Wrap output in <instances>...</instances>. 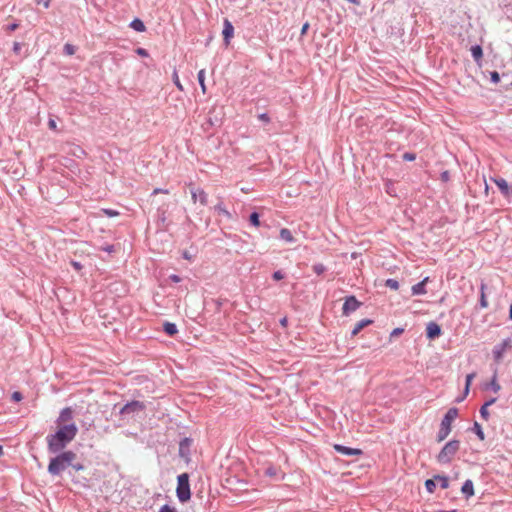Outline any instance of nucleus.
I'll return each mask as SVG.
<instances>
[{"label":"nucleus","instance_id":"nucleus-1","mask_svg":"<svg viewBox=\"0 0 512 512\" xmlns=\"http://www.w3.org/2000/svg\"><path fill=\"white\" fill-rule=\"evenodd\" d=\"M78 427L76 424H65L57 426L53 434L46 437L47 448L50 453L56 454L63 451L64 448L76 437Z\"/></svg>","mask_w":512,"mask_h":512},{"label":"nucleus","instance_id":"nucleus-2","mask_svg":"<svg viewBox=\"0 0 512 512\" xmlns=\"http://www.w3.org/2000/svg\"><path fill=\"white\" fill-rule=\"evenodd\" d=\"M56 454L55 457L50 459L47 468L48 473L52 476L61 475L77 459L76 453L71 450L61 451Z\"/></svg>","mask_w":512,"mask_h":512},{"label":"nucleus","instance_id":"nucleus-3","mask_svg":"<svg viewBox=\"0 0 512 512\" xmlns=\"http://www.w3.org/2000/svg\"><path fill=\"white\" fill-rule=\"evenodd\" d=\"M458 416V409L455 407L450 408L446 414L444 415L441 424L440 429L437 434V441L442 442L447 438V436L451 432V424L452 422L457 418Z\"/></svg>","mask_w":512,"mask_h":512},{"label":"nucleus","instance_id":"nucleus-4","mask_svg":"<svg viewBox=\"0 0 512 512\" xmlns=\"http://www.w3.org/2000/svg\"><path fill=\"white\" fill-rule=\"evenodd\" d=\"M460 447V442L458 440H450L447 442L444 447L441 449L439 454L437 455V461L440 464H448L452 461L455 454L458 452Z\"/></svg>","mask_w":512,"mask_h":512},{"label":"nucleus","instance_id":"nucleus-5","mask_svg":"<svg viewBox=\"0 0 512 512\" xmlns=\"http://www.w3.org/2000/svg\"><path fill=\"white\" fill-rule=\"evenodd\" d=\"M176 495L181 503H185L191 498L188 473L178 475Z\"/></svg>","mask_w":512,"mask_h":512},{"label":"nucleus","instance_id":"nucleus-6","mask_svg":"<svg viewBox=\"0 0 512 512\" xmlns=\"http://www.w3.org/2000/svg\"><path fill=\"white\" fill-rule=\"evenodd\" d=\"M146 406L143 402L138 400H133L131 402L126 403L119 410V414L125 418L134 417L136 414L145 410Z\"/></svg>","mask_w":512,"mask_h":512},{"label":"nucleus","instance_id":"nucleus-7","mask_svg":"<svg viewBox=\"0 0 512 512\" xmlns=\"http://www.w3.org/2000/svg\"><path fill=\"white\" fill-rule=\"evenodd\" d=\"M512 349V339L506 338L501 343L494 346L492 350L493 358L497 363H500L507 351Z\"/></svg>","mask_w":512,"mask_h":512},{"label":"nucleus","instance_id":"nucleus-8","mask_svg":"<svg viewBox=\"0 0 512 512\" xmlns=\"http://www.w3.org/2000/svg\"><path fill=\"white\" fill-rule=\"evenodd\" d=\"M360 306L361 302H359L355 296H348L343 304L342 313L343 315L348 316L355 312Z\"/></svg>","mask_w":512,"mask_h":512},{"label":"nucleus","instance_id":"nucleus-9","mask_svg":"<svg viewBox=\"0 0 512 512\" xmlns=\"http://www.w3.org/2000/svg\"><path fill=\"white\" fill-rule=\"evenodd\" d=\"M190 194L193 202L199 201L201 205H207L208 203V194L201 188L195 187L192 184L189 185Z\"/></svg>","mask_w":512,"mask_h":512},{"label":"nucleus","instance_id":"nucleus-10","mask_svg":"<svg viewBox=\"0 0 512 512\" xmlns=\"http://www.w3.org/2000/svg\"><path fill=\"white\" fill-rule=\"evenodd\" d=\"M193 440L189 437L183 438L179 443V456L185 460H189L191 454V446Z\"/></svg>","mask_w":512,"mask_h":512},{"label":"nucleus","instance_id":"nucleus-11","mask_svg":"<svg viewBox=\"0 0 512 512\" xmlns=\"http://www.w3.org/2000/svg\"><path fill=\"white\" fill-rule=\"evenodd\" d=\"M65 424H75L73 422V410L70 407L62 409L59 417L56 420L57 426H62Z\"/></svg>","mask_w":512,"mask_h":512},{"label":"nucleus","instance_id":"nucleus-12","mask_svg":"<svg viewBox=\"0 0 512 512\" xmlns=\"http://www.w3.org/2000/svg\"><path fill=\"white\" fill-rule=\"evenodd\" d=\"M333 448L337 453L344 455V456H348V457L359 456V455L363 454V451L361 449L351 448V447H347V446H344L341 444H335L333 446Z\"/></svg>","mask_w":512,"mask_h":512},{"label":"nucleus","instance_id":"nucleus-13","mask_svg":"<svg viewBox=\"0 0 512 512\" xmlns=\"http://www.w3.org/2000/svg\"><path fill=\"white\" fill-rule=\"evenodd\" d=\"M441 335V327L436 322H429L426 327L428 339H436Z\"/></svg>","mask_w":512,"mask_h":512},{"label":"nucleus","instance_id":"nucleus-14","mask_svg":"<svg viewBox=\"0 0 512 512\" xmlns=\"http://www.w3.org/2000/svg\"><path fill=\"white\" fill-rule=\"evenodd\" d=\"M224 42L226 45L230 43L231 38L234 35V27L228 19H224L223 31H222Z\"/></svg>","mask_w":512,"mask_h":512},{"label":"nucleus","instance_id":"nucleus-15","mask_svg":"<svg viewBox=\"0 0 512 512\" xmlns=\"http://www.w3.org/2000/svg\"><path fill=\"white\" fill-rule=\"evenodd\" d=\"M494 182L504 196L509 197L512 194V189L504 178H497Z\"/></svg>","mask_w":512,"mask_h":512},{"label":"nucleus","instance_id":"nucleus-16","mask_svg":"<svg viewBox=\"0 0 512 512\" xmlns=\"http://www.w3.org/2000/svg\"><path fill=\"white\" fill-rule=\"evenodd\" d=\"M429 278L425 277L422 281L418 282L417 284L413 285L411 290L413 295H424L426 294L425 285L428 282Z\"/></svg>","mask_w":512,"mask_h":512},{"label":"nucleus","instance_id":"nucleus-17","mask_svg":"<svg viewBox=\"0 0 512 512\" xmlns=\"http://www.w3.org/2000/svg\"><path fill=\"white\" fill-rule=\"evenodd\" d=\"M167 206L163 205V206H160L158 209H157V221L159 224H161L162 228H166L167 227Z\"/></svg>","mask_w":512,"mask_h":512},{"label":"nucleus","instance_id":"nucleus-18","mask_svg":"<svg viewBox=\"0 0 512 512\" xmlns=\"http://www.w3.org/2000/svg\"><path fill=\"white\" fill-rule=\"evenodd\" d=\"M371 323H372V320H370V319H362V320H360L359 322L356 323V325L354 326L353 330L351 331V336L352 337L356 336L362 329H364L365 327H367Z\"/></svg>","mask_w":512,"mask_h":512},{"label":"nucleus","instance_id":"nucleus-19","mask_svg":"<svg viewBox=\"0 0 512 512\" xmlns=\"http://www.w3.org/2000/svg\"><path fill=\"white\" fill-rule=\"evenodd\" d=\"M461 492L468 498L474 495V485L472 480L468 479L464 482Z\"/></svg>","mask_w":512,"mask_h":512},{"label":"nucleus","instance_id":"nucleus-20","mask_svg":"<svg viewBox=\"0 0 512 512\" xmlns=\"http://www.w3.org/2000/svg\"><path fill=\"white\" fill-rule=\"evenodd\" d=\"M129 27L137 32H144L146 30L143 21L139 18H135L134 20H132L131 23L129 24Z\"/></svg>","mask_w":512,"mask_h":512},{"label":"nucleus","instance_id":"nucleus-21","mask_svg":"<svg viewBox=\"0 0 512 512\" xmlns=\"http://www.w3.org/2000/svg\"><path fill=\"white\" fill-rule=\"evenodd\" d=\"M163 331L169 335L173 336L178 332L177 326L174 323L171 322H164L163 323Z\"/></svg>","mask_w":512,"mask_h":512},{"label":"nucleus","instance_id":"nucleus-22","mask_svg":"<svg viewBox=\"0 0 512 512\" xmlns=\"http://www.w3.org/2000/svg\"><path fill=\"white\" fill-rule=\"evenodd\" d=\"M214 210L219 214L223 215L227 219H232V214L225 208L222 202L214 206Z\"/></svg>","mask_w":512,"mask_h":512},{"label":"nucleus","instance_id":"nucleus-23","mask_svg":"<svg viewBox=\"0 0 512 512\" xmlns=\"http://www.w3.org/2000/svg\"><path fill=\"white\" fill-rule=\"evenodd\" d=\"M485 289H486V284L484 282H482L480 285V300H479V305L481 308L488 307V301L486 299Z\"/></svg>","mask_w":512,"mask_h":512},{"label":"nucleus","instance_id":"nucleus-24","mask_svg":"<svg viewBox=\"0 0 512 512\" xmlns=\"http://www.w3.org/2000/svg\"><path fill=\"white\" fill-rule=\"evenodd\" d=\"M471 54H472V57L473 59L476 61V62H479V60L482 58L483 56V50L481 48L480 45H474L471 47Z\"/></svg>","mask_w":512,"mask_h":512},{"label":"nucleus","instance_id":"nucleus-25","mask_svg":"<svg viewBox=\"0 0 512 512\" xmlns=\"http://www.w3.org/2000/svg\"><path fill=\"white\" fill-rule=\"evenodd\" d=\"M280 238L282 240H284L286 242H290V243L294 242V240H295L291 231L287 228H282L280 230Z\"/></svg>","mask_w":512,"mask_h":512},{"label":"nucleus","instance_id":"nucleus-26","mask_svg":"<svg viewBox=\"0 0 512 512\" xmlns=\"http://www.w3.org/2000/svg\"><path fill=\"white\" fill-rule=\"evenodd\" d=\"M197 79L199 82V85L201 87V90L203 93H206V85H205V69H201L198 72Z\"/></svg>","mask_w":512,"mask_h":512},{"label":"nucleus","instance_id":"nucleus-27","mask_svg":"<svg viewBox=\"0 0 512 512\" xmlns=\"http://www.w3.org/2000/svg\"><path fill=\"white\" fill-rule=\"evenodd\" d=\"M434 479L439 482L440 487L442 489H447L449 487V480L446 476L436 475V476H434Z\"/></svg>","mask_w":512,"mask_h":512},{"label":"nucleus","instance_id":"nucleus-28","mask_svg":"<svg viewBox=\"0 0 512 512\" xmlns=\"http://www.w3.org/2000/svg\"><path fill=\"white\" fill-rule=\"evenodd\" d=\"M472 430L476 433L480 440H484V432L482 430L481 425L478 422L474 423Z\"/></svg>","mask_w":512,"mask_h":512},{"label":"nucleus","instance_id":"nucleus-29","mask_svg":"<svg viewBox=\"0 0 512 512\" xmlns=\"http://www.w3.org/2000/svg\"><path fill=\"white\" fill-rule=\"evenodd\" d=\"M249 221H250L251 225H253L255 227L260 226L259 214L257 212L251 213L249 216Z\"/></svg>","mask_w":512,"mask_h":512},{"label":"nucleus","instance_id":"nucleus-30","mask_svg":"<svg viewBox=\"0 0 512 512\" xmlns=\"http://www.w3.org/2000/svg\"><path fill=\"white\" fill-rule=\"evenodd\" d=\"M385 285H386V287H388L392 290H397L399 288V282L392 278L387 279L385 282Z\"/></svg>","mask_w":512,"mask_h":512},{"label":"nucleus","instance_id":"nucleus-31","mask_svg":"<svg viewBox=\"0 0 512 512\" xmlns=\"http://www.w3.org/2000/svg\"><path fill=\"white\" fill-rule=\"evenodd\" d=\"M425 487L429 493H433L436 488L435 479H427L425 481Z\"/></svg>","mask_w":512,"mask_h":512},{"label":"nucleus","instance_id":"nucleus-32","mask_svg":"<svg viewBox=\"0 0 512 512\" xmlns=\"http://www.w3.org/2000/svg\"><path fill=\"white\" fill-rule=\"evenodd\" d=\"M70 468H71L73 471H76V472H77V471L84 470L85 466H84L81 462L74 460V461L72 462V464L70 465Z\"/></svg>","mask_w":512,"mask_h":512},{"label":"nucleus","instance_id":"nucleus-33","mask_svg":"<svg viewBox=\"0 0 512 512\" xmlns=\"http://www.w3.org/2000/svg\"><path fill=\"white\" fill-rule=\"evenodd\" d=\"M475 377V374L474 373H471V374H468L466 376V383H465V391H464V394L467 395L468 392H469V387H470V384H471V381L472 379Z\"/></svg>","mask_w":512,"mask_h":512},{"label":"nucleus","instance_id":"nucleus-34","mask_svg":"<svg viewBox=\"0 0 512 512\" xmlns=\"http://www.w3.org/2000/svg\"><path fill=\"white\" fill-rule=\"evenodd\" d=\"M313 271L316 274L321 275L322 273H324L326 271V267L323 264L318 263V264L313 265Z\"/></svg>","mask_w":512,"mask_h":512},{"label":"nucleus","instance_id":"nucleus-35","mask_svg":"<svg viewBox=\"0 0 512 512\" xmlns=\"http://www.w3.org/2000/svg\"><path fill=\"white\" fill-rule=\"evenodd\" d=\"M63 51L66 55H73L75 53V47L71 44H65Z\"/></svg>","mask_w":512,"mask_h":512},{"label":"nucleus","instance_id":"nucleus-36","mask_svg":"<svg viewBox=\"0 0 512 512\" xmlns=\"http://www.w3.org/2000/svg\"><path fill=\"white\" fill-rule=\"evenodd\" d=\"M173 81H174V84L177 86V88L181 91H183V86L179 80V77H178V74L176 71H174L173 73Z\"/></svg>","mask_w":512,"mask_h":512},{"label":"nucleus","instance_id":"nucleus-37","mask_svg":"<svg viewBox=\"0 0 512 512\" xmlns=\"http://www.w3.org/2000/svg\"><path fill=\"white\" fill-rule=\"evenodd\" d=\"M285 277L284 273L281 270H277L272 274V278L275 281H280Z\"/></svg>","mask_w":512,"mask_h":512},{"label":"nucleus","instance_id":"nucleus-38","mask_svg":"<svg viewBox=\"0 0 512 512\" xmlns=\"http://www.w3.org/2000/svg\"><path fill=\"white\" fill-rule=\"evenodd\" d=\"M491 389L496 393L500 390V385L496 381V376L493 377L491 383H490Z\"/></svg>","mask_w":512,"mask_h":512},{"label":"nucleus","instance_id":"nucleus-39","mask_svg":"<svg viewBox=\"0 0 512 512\" xmlns=\"http://www.w3.org/2000/svg\"><path fill=\"white\" fill-rule=\"evenodd\" d=\"M480 415H481V417H482L483 419L488 420V417H489L488 407H486V406H484V405H483V406L480 408Z\"/></svg>","mask_w":512,"mask_h":512},{"label":"nucleus","instance_id":"nucleus-40","mask_svg":"<svg viewBox=\"0 0 512 512\" xmlns=\"http://www.w3.org/2000/svg\"><path fill=\"white\" fill-rule=\"evenodd\" d=\"M491 81L495 84H497L500 81V75L497 71H492L490 73Z\"/></svg>","mask_w":512,"mask_h":512},{"label":"nucleus","instance_id":"nucleus-41","mask_svg":"<svg viewBox=\"0 0 512 512\" xmlns=\"http://www.w3.org/2000/svg\"><path fill=\"white\" fill-rule=\"evenodd\" d=\"M135 52L137 53V55L142 56V57H148L149 56L148 51L146 49H144V48H141V47L137 48L135 50Z\"/></svg>","mask_w":512,"mask_h":512},{"label":"nucleus","instance_id":"nucleus-42","mask_svg":"<svg viewBox=\"0 0 512 512\" xmlns=\"http://www.w3.org/2000/svg\"><path fill=\"white\" fill-rule=\"evenodd\" d=\"M12 400L15 401V402H19L22 400L23 396L20 392L18 391H15L12 393V396H11Z\"/></svg>","mask_w":512,"mask_h":512},{"label":"nucleus","instance_id":"nucleus-43","mask_svg":"<svg viewBox=\"0 0 512 512\" xmlns=\"http://www.w3.org/2000/svg\"><path fill=\"white\" fill-rule=\"evenodd\" d=\"M402 158L405 161H413V160H415L416 156L413 153L406 152V153L403 154Z\"/></svg>","mask_w":512,"mask_h":512},{"label":"nucleus","instance_id":"nucleus-44","mask_svg":"<svg viewBox=\"0 0 512 512\" xmlns=\"http://www.w3.org/2000/svg\"><path fill=\"white\" fill-rule=\"evenodd\" d=\"M159 512H176V510L175 508H172L169 505L165 504L159 509Z\"/></svg>","mask_w":512,"mask_h":512},{"label":"nucleus","instance_id":"nucleus-45","mask_svg":"<svg viewBox=\"0 0 512 512\" xmlns=\"http://www.w3.org/2000/svg\"><path fill=\"white\" fill-rule=\"evenodd\" d=\"M258 119L265 122V123H269L270 122V117L268 116L267 113H261L258 115Z\"/></svg>","mask_w":512,"mask_h":512},{"label":"nucleus","instance_id":"nucleus-46","mask_svg":"<svg viewBox=\"0 0 512 512\" xmlns=\"http://www.w3.org/2000/svg\"><path fill=\"white\" fill-rule=\"evenodd\" d=\"M21 49H22V45H21V43H19V42H14V44H13V51H14L16 54H19V53H20V51H21Z\"/></svg>","mask_w":512,"mask_h":512},{"label":"nucleus","instance_id":"nucleus-47","mask_svg":"<svg viewBox=\"0 0 512 512\" xmlns=\"http://www.w3.org/2000/svg\"><path fill=\"white\" fill-rule=\"evenodd\" d=\"M265 474L268 476H275L276 475V468L275 467H268L265 471Z\"/></svg>","mask_w":512,"mask_h":512},{"label":"nucleus","instance_id":"nucleus-48","mask_svg":"<svg viewBox=\"0 0 512 512\" xmlns=\"http://www.w3.org/2000/svg\"><path fill=\"white\" fill-rule=\"evenodd\" d=\"M158 193H164V194H168L169 193V190L167 189H162V188H155L152 192V195H156Z\"/></svg>","mask_w":512,"mask_h":512},{"label":"nucleus","instance_id":"nucleus-49","mask_svg":"<svg viewBox=\"0 0 512 512\" xmlns=\"http://www.w3.org/2000/svg\"><path fill=\"white\" fill-rule=\"evenodd\" d=\"M18 27H19L18 23H12V24L7 25L6 29L11 32V31L16 30Z\"/></svg>","mask_w":512,"mask_h":512},{"label":"nucleus","instance_id":"nucleus-50","mask_svg":"<svg viewBox=\"0 0 512 512\" xmlns=\"http://www.w3.org/2000/svg\"><path fill=\"white\" fill-rule=\"evenodd\" d=\"M48 126L50 129L52 130H56L57 129V124H56V121L53 120V119H49L48 121Z\"/></svg>","mask_w":512,"mask_h":512},{"label":"nucleus","instance_id":"nucleus-51","mask_svg":"<svg viewBox=\"0 0 512 512\" xmlns=\"http://www.w3.org/2000/svg\"><path fill=\"white\" fill-rule=\"evenodd\" d=\"M104 212L110 217L118 215V212L112 209H105Z\"/></svg>","mask_w":512,"mask_h":512},{"label":"nucleus","instance_id":"nucleus-52","mask_svg":"<svg viewBox=\"0 0 512 512\" xmlns=\"http://www.w3.org/2000/svg\"><path fill=\"white\" fill-rule=\"evenodd\" d=\"M404 329L403 328H395L392 332H391V336H397V335H400L401 333H403Z\"/></svg>","mask_w":512,"mask_h":512},{"label":"nucleus","instance_id":"nucleus-53","mask_svg":"<svg viewBox=\"0 0 512 512\" xmlns=\"http://www.w3.org/2000/svg\"><path fill=\"white\" fill-rule=\"evenodd\" d=\"M170 279H171L173 282H175V283H178V282H180V281H181V278H180L178 275H175V274L171 275V276H170Z\"/></svg>","mask_w":512,"mask_h":512},{"label":"nucleus","instance_id":"nucleus-54","mask_svg":"<svg viewBox=\"0 0 512 512\" xmlns=\"http://www.w3.org/2000/svg\"><path fill=\"white\" fill-rule=\"evenodd\" d=\"M71 264L76 270H80L82 268V265L79 262L72 261Z\"/></svg>","mask_w":512,"mask_h":512},{"label":"nucleus","instance_id":"nucleus-55","mask_svg":"<svg viewBox=\"0 0 512 512\" xmlns=\"http://www.w3.org/2000/svg\"><path fill=\"white\" fill-rule=\"evenodd\" d=\"M39 3H41L45 8H49L50 6V0H40Z\"/></svg>","mask_w":512,"mask_h":512},{"label":"nucleus","instance_id":"nucleus-56","mask_svg":"<svg viewBox=\"0 0 512 512\" xmlns=\"http://www.w3.org/2000/svg\"><path fill=\"white\" fill-rule=\"evenodd\" d=\"M495 401H496V398H492V399H490L489 401L485 402V403H484V406L489 407L490 405H492L493 403H495Z\"/></svg>","mask_w":512,"mask_h":512},{"label":"nucleus","instance_id":"nucleus-57","mask_svg":"<svg viewBox=\"0 0 512 512\" xmlns=\"http://www.w3.org/2000/svg\"><path fill=\"white\" fill-rule=\"evenodd\" d=\"M308 27H309V24H308V23H305V24L303 25L302 29H301V34H305V33H306V31H307V29H308Z\"/></svg>","mask_w":512,"mask_h":512},{"label":"nucleus","instance_id":"nucleus-58","mask_svg":"<svg viewBox=\"0 0 512 512\" xmlns=\"http://www.w3.org/2000/svg\"><path fill=\"white\" fill-rule=\"evenodd\" d=\"M183 258L185 259H188L190 260L191 259V255L188 253V251H184L183 254H182Z\"/></svg>","mask_w":512,"mask_h":512},{"label":"nucleus","instance_id":"nucleus-59","mask_svg":"<svg viewBox=\"0 0 512 512\" xmlns=\"http://www.w3.org/2000/svg\"><path fill=\"white\" fill-rule=\"evenodd\" d=\"M346 1L351 3V4H354L356 6H359L361 4L359 0H346Z\"/></svg>","mask_w":512,"mask_h":512},{"label":"nucleus","instance_id":"nucleus-60","mask_svg":"<svg viewBox=\"0 0 512 512\" xmlns=\"http://www.w3.org/2000/svg\"><path fill=\"white\" fill-rule=\"evenodd\" d=\"M509 319L512 320V303L509 309Z\"/></svg>","mask_w":512,"mask_h":512},{"label":"nucleus","instance_id":"nucleus-61","mask_svg":"<svg viewBox=\"0 0 512 512\" xmlns=\"http://www.w3.org/2000/svg\"><path fill=\"white\" fill-rule=\"evenodd\" d=\"M286 322H287L286 318H284V319H282V320H281V324H282V325H285V324H286Z\"/></svg>","mask_w":512,"mask_h":512},{"label":"nucleus","instance_id":"nucleus-62","mask_svg":"<svg viewBox=\"0 0 512 512\" xmlns=\"http://www.w3.org/2000/svg\"><path fill=\"white\" fill-rule=\"evenodd\" d=\"M437 512H456V510H450V511H443V510H439Z\"/></svg>","mask_w":512,"mask_h":512},{"label":"nucleus","instance_id":"nucleus-63","mask_svg":"<svg viewBox=\"0 0 512 512\" xmlns=\"http://www.w3.org/2000/svg\"><path fill=\"white\" fill-rule=\"evenodd\" d=\"M3 454V447L0 445V456Z\"/></svg>","mask_w":512,"mask_h":512},{"label":"nucleus","instance_id":"nucleus-64","mask_svg":"<svg viewBox=\"0 0 512 512\" xmlns=\"http://www.w3.org/2000/svg\"><path fill=\"white\" fill-rule=\"evenodd\" d=\"M447 172L443 173V178H446Z\"/></svg>","mask_w":512,"mask_h":512}]
</instances>
